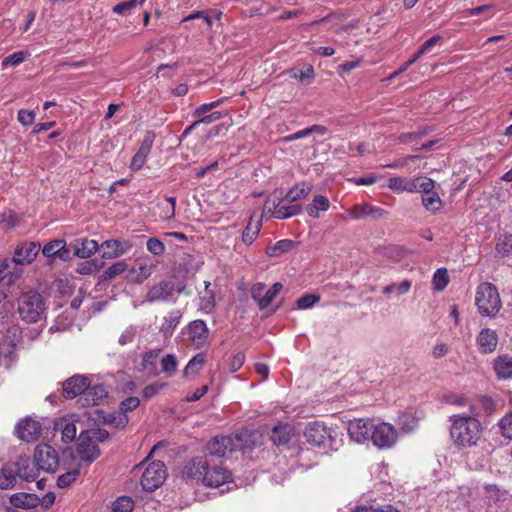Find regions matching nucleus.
I'll use <instances>...</instances> for the list:
<instances>
[{
  "label": "nucleus",
  "instance_id": "1",
  "mask_svg": "<svg viewBox=\"0 0 512 512\" xmlns=\"http://www.w3.org/2000/svg\"><path fill=\"white\" fill-rule=\"evenodd\" d=\"M247 433L236 435H218L206 445L207 453L188 460L182 469V478L186 482L203 484L207 487H219L231 479V472L222 463L214 462L215 458H226L232 452L246 447L244 438Z\"/></svg>",
  "mask_w": 512,
  "mask_h": 512
},
{
  "label": "nucleus",
  "instance_id": "2",
  "mask_svg": "<svg viewBox=\"0 0 512 512\" xmlns=\"http://www.w3.org/2000/svg\"><path fill=\"white\" fill-rule=\"evenodd\" d=\"M476 415V412L471 409L469 414H459L452 417L453 423L450 435L457 445L473 446L480 439L481 424Z\"/></svg>",
  "mask_w": 512,
  "mask_h": 512
},
{
  "label": "nucleus",
  "instance_id": "3",
  "mask_svg": "<svg viewBox=\"0 0 512 512\" xmlns=\"http://www.w3.org/2000/svg\"><path fill=\"white\" fill-rule=\"evenodd\" d=\"M47 306L43 296L34 290L22 293L18 298V313L27 323H36L45 315Z\"/></svg>",
  "mask_w": 512,
  "mask_h": 512
},
{
  "label": "nucleus",
  "instance_id": "4",
  "mask_svg": "<svg viewBox=\"0 0 512 512\" xmlns=\"http://www.w3.org/2000/svg\"><path fill=\"white\" fill-rule=\"evenodd\" d=\"M475 304L482 316L494 317L502 307L496 286L489 282L481 283L476 290Z\"/></svg>",
  "mask_w": 512,
  "mask_h": 512
},
{
  "label": "nucleus",
  "instance_id": "5",
  "mask_svg": "<svg viewBox=\"0 0 512 512\" xmlns=\"http://www.w3.org/2000/svg\"><path fill=\"white\" fill-rule=\"evenodd\" d=\"M145 301L153 303H167L176 301V284L171 280H161L149 286Z\"/></svg>",
  "mask_w": 512,
  "mask_h": 512
},
{
  "label": "nucleus",
  "instance_id": "6",
  "mask_svg": "<svg viewBox=\"0 0 512 512\" xmlns=\"http://www.w3.org/2000/svg\"><path fill=\"white\" fill-rule=\"evenodd\" d=\"M304 437L309 444L316 447H327L333 441L331 428L320 421L308 423Z\"/></svg>",
  "mask_w": 512,
  "mask_h": 512
},
{
  "label": "nucleus",
  "instance_id": "7",
  "mask_svg": "<svg viewBox=\"0 0 512 512\" xmlns=\"http://www.w3.org/2000/svg\"><path fill=\"white\" fill-rule=\"evenodd\" d=\"M166 476L164 463L162 461H153L143 471L141 485L146 491H154L163 484Z\"/></svg>",
  "mask_w": 512,
  "mask_h": 512
},
{
  "label": "nucleus",
  "instance_id": "8",
  "mask_svg": "<svg viewBox=\"0 0 512 512\" xmlns=\"http://www.w3.org/2000/svg\"><path fill=\"white\" fill-rule=\"evenodd\" d=\"M34 462L38 470L55 472L59 466V456L52 446L38 445L35 449Z\"/></svg>",
  "mask_w": 512,
  "mask_h": 512
},
{
  "label": "nucleus",
  "instance_id": "9",
  "mask_svg": "<svg viewBox=\"0 0 512 512\" xmlns=\"http://www.w3.org/2000/svg\"><path fill=\"white\" fill-rule=\"evenodd\" d=\"M292 203L288 202L286 197L278 200L267 199L264 209L276 219H286L298 215L302 211V207L299 204Z\"/></svg>",
  "mask_w": 512,
  "mask_h": 512
},
{
  "label": "nucleus",
  "instance_id": "10",
  "mask_svg": "<svg viewBox=\"0 0 512 512\" xmlns=\"http://www.w3.org/2000/svg\"><path fill=\"white\" fill-rule=\"evenodd\" d=\"M280 282L274 283L268 290L262 282L255 283L251 288V297L257 303L260 310H265L273 302L282 289Z\"/></svg>",
  "mask_w": 512,
  "mask_h": 512
},
{
  "label": "nucleus",
  "instance_id": "11",
  "mask_svg": "<svg viewBox=\"0 0 512 512\" xmlns=\"http://www.w3.org/2000/svg\"><path fill=\"white\" fill-rule=\"evenodd\" d=\"M370 439L378 448H391L397 441V432L389 423L374 425Z\"/></svg>",
  "mask_w": 512,
  "mask_h": 512
},
{
  "label": "nucleus",
  "instance_id": "12",
  "mask_svg": "<svg viewBox=\"0 0 512 512\" xmlns=\"http://www.w3.org/2000/svg\"><path fill=\"white\" fill-rule=\"evenodd\" d=\"M17 436L25 441L32 442L38 439L42 432V424L31 417L18 421L15 427Z\"/></svg>",
  "mask_w": 512,
  "mask_h": 512
},
{
  "label": "nucleus",
  "instance_id": "13",
  "mask_svg": "<svg viewBox=\"0 0 512 512\" xmlns=\"http://www.w3.org/2000/svg\"><path fill=\"white\" fill-rule=\"evenodd\" d=\"M42 254L48 259L49 264L53 259H60L64 262L71 260V253L64 239L47 242L42 248Z\"/></svg>",
  "mask_w": 512,
  "mask_h": 512
},
{
  "label": "nucleus",
  "instance_id": "14",
  "mask_svg": "<svg viewBox=\"0 0 512 512\" xmlns=\"http://www.w3.org/2000/svg\"><path fill=\"white\" fill-rule=\"evenodd\" d=\"M108 397V391L103 384H97L85 389L84 393L78 398V403L82 407H91L104 403Z\"/></svg>",
  "mask_w": 512,
  "mask_h": 512
},
{
  "label": "nucleus",
  "instance_id": "15",
  "mask_svg": "<svg viewBox=\"0 0 512 512\" xmlns=\"http://www.w3.org/2000/svg\"><path fill=\"white\" fill-rule=\"evenodd\" d=\"M76 451L80 460L87 462L88 464H91L100 456V449L98 448V445L83 432L79 435Z\"/></svg>",
  "mask_w": 512,
  "mask_h": 512
},
{
  "label": "nucleus",
  "instance_id": "16",
  "mask_svg": "<svg viewBox=\"0 0 512 512\" xmlns=\"http://www.w3.org/2000/svg\"><path fill=\"white\" fill-rule=\"evenodd\" d=\"M187 333L191 344L196 348H202L209 337V329L203 320L191 321L187 326Z\"/></svg>",
  "mask_w": 512,
  "mask_h": 512
},
{
  "label": "nucleus",
  "instance_id": "17",
  "mask_svg": "<svg viewBox=\"0 0 512 512\" xmlns=\"http://www.w3.org/2000/svg\"><path fill=\"white\" fill-rule=\"evenodd\" d=\"M88 386V377L79 374L73 375L63 382V396L66 399L80 398Z\"/></svg>",
  "mask_w": 512,
  "mask_h": 512
},
{
  "label": "nucleus",
  "instance_id": "18",
  "mask_svg": "<svg viewBox=\"0 0 512 512\" xmlns=\"http://www.w3.org/2000/svg\"><path fill=\"white\" fill-rule=\"evenodd\" d=\"M40 251V245L36 242H24L18 245L14 251L12 262L18 265L31 264Z\"/></svg>",
  "mask_w": 512,
  "mask_h": 512
},
{
  "label": "nucleus",
  "instance_id": "19",
  "mask_svg": "<svg viewBox=\"0 0 512 512\" xmlns=\"http://www.w3.org/2000/svg\"><path fill=\"white\" fill-rule=\"evenodd\" d=\"M373 426L369 419H355L348 423V433L352 440L361 443L370 439Z\"/></svg>",
  "mask_w": 512,
  "mask_h": 512
},
{
  "label": "nucleus",
  "instance_id": "20",
  "mask_svg": "<svg viewBox=\"0 0 512 512\" xmlns=\"http://www.w3.org/2000/svg\"><path fill=\"white\" fill-rule=\"evenodd\" d=\"M476 344L481 354L493 353L498 345L497 332L490 328H482L476 337Z\"/></svg>",
  "mask_w": 512,
  "mask_h": 512
},
{
  "label": "nucleus",
  "instance_id": "21",
  "mask_svg": "<svg viewBox=\"0 0 512 512\" xmlns=\"http://www.w3.org/2000/svg\"><path fill=\"white\" fill-rule=\"evenodd\" d=\"M70 247L73 249V254L79 258H89L98 249H101V245L96 240L88 238H78L70 243Z\"/></svg>",
  "mask_w": 512,
  "mask_h": 512
},
{
  "label": "nucleus",
  "instance_id": "22",
  "mask_svg": "<svg viewBox=\"0 0 512 512\" xmlns=\"http://www.w3.org/2000/svg\"><path fill=\"white\" fill-rule=\"evenodd\" d=\"M16 475L27 482L35 481L38 477L39 470L34 461L27 456H21L15 463Z\"/></svg>",
  "mask_w": 512,
  "mask_h": 512
},
{
  "label": "nucleus",
  "instance_id": "23",
  "mask_svg": "<svg viewBox=\"0 0 512 512\" xmlns=\"http://www.w3.org/2000/svg\"><path fill=\"white\" fill-rule=\"evenodd\" d=\"M132 245L128 241L107 240L101 244L102 257L106 259L116 258L127 253Z\"/></svg>",
  "mask_w": 512,
  "mask_h": 512
},
{
  "label": "nucleus",
  "instance_id": "24",
  "mask_svg": "<svg viewBox=\"0 0 512 512\" xmlns=\"http://www.w3.org/2000/svg\"><path fill=\"white\" fill-rule=\"evenodd\" d=\"M153 141L154 135L148 133L143 139L138 151L132 158L130 165L132 170H139L143 167V165L146 162L147 156L151 151Z\"/></svg>",
  "mask_w": 512,
  "mask_h": 512
},
{
  "label": "nucleus",
  "instance_id": "25",
  "mask_svg": "<svg viewBox=\"0 0 512 512\" xmlns=\"http://www.w3.org/2000/svg\"><path fill=\"white\" fill-rule=\"evenodd\" d=\"M386 211L379 207H374L370 204L354 205L349 211L348 215L352 219H362L366 216H371L374 219L383 218Z\"/></svg>",
  "mask_w": 512,
  "mask_h": 512
},
{
  "label": "nucleus",
  "instance_id": "26",
  "mask_svg": "<svg viewBox=\"0 0 512 512\" xmlns=\"http://www.w3.org/2000/svg\"><path fill=\"white\" fill-rule=\"evenodd\" d=\"M493 369L498 379L512 378V358L506 354L499 355L493 360Z\"/></svg>",
  "mask_w": 512,
  "mask_h": 512
},
{
  "label": "nucleus",
  "instance_id": "27",
  "mask_svg": "<svg viewBox=\"0 0 512 512\" xmlns=\"http://www.w3.org/2000/svg\"><path fill=\"white\" fill-rule=\"evenodd\" d=\"M294 435V429L289 424H278L274 426L270 433V439L276 445L287 444Z\"/></svg>",
  "mask_w": 512,
  "mask_h": 512
},
{
  "label": "nucleus",
  "instance_id": "28",
  "mask_svg": "<svg viewBox=\"0 0 512 512\" xmlns=\"http://www.w3.org/2000/svg\"><path fill=\"white\" fill-rule=\"evenodd\" d=\"M140 404V400L138 397H129L120 403L121 413L116 418L113 417L111 423H113L117 427H124L128 423V417L126 416L127 412L133 411Z\"/></svg>",
  "mask_w": 512,
  "mask_h": 512
},
{
  "label": "nucleus",
  "instance_id": "29",
  "mask_svg": "<svg viewBox=\"0 0 512 512\" xmlns=\"http://www.w3.org/2000/svg\"><path fill=\"white\" fill-rule=\"evenodd\" d=\"M407 192L409 193H423L428 192L429 189L435 188V182L426 176H419L412 179L408 178Z\"/></svg>",
  "mask_w": 512,
  "mask_h": 512
},
{
  "label": "nucleus",
  "instance_id": "30",
  "mask_svg": "<svg viewBox=\"0 0 512 512\" xmlns=\"http://www.w3.org/2000/svg\"><path fill=\"white\" fill-rule=\"evenodd\" d=\"M155 268V264H149L143 261H139L134 267H132L130 271V273L132 274L131 280L135 283L140 284L149 276H151Z\"/></svg>",
  "mask_w": 512,
  "mask_h": 512
},
{
  "label": "nucleus",
  "instance_id": "31",
  "mask_svg": "<svg viewBox=\"0 0 512 512\" xmlns=\"http://www.w3.org/2000/svg\"><path fill=\"white\" fill-rule=\"evenodd\" d=\"M39 498L34 494L17 493L10 497V503L17 508L30 509L37 506Z\"/></svg>",
  "mask_w": 512,
  "mask_h": 512
},
{
  "label": "nucleus",
  "instance_id": "32",
  "mask_svg": "<svg viewBox=\"0 0 512 512\" xmlns=\"http://www.w3.org/2000/svg\"><path fill=\"white\" fill-rule=\"evenodd\" d=\"M330 207L329 199L323 195L314 196L312 202L306 206V212L310 217L318 218L320 212L327 211Z\"/></svg>",
  "mask_w": 512,
  "mask_h": 512
},
{
  "label": "nucleus",
  "instance_id": "33",
  "mask_svg": "<svg viewBox=\"0 0 512 512\" xmlns=\"http://www.w3.org/2000/svg\"><path fill=\"white\" fill-rule=\"evenodd\" d=\"M297 245L296 242L290 239H283L277 241L274 245L266 248V255L269 257H280L283 254L290 252Z\"/></svg>",
  "mask_w": 512,
  "mask_h": 512
},
{
  "label": "nucleus",
  "instance_id": "34",
  "mask_svg": "<svg viewBox=\"0 0 512 512\" xmlns=\"http://www.w3.org/2000/svg\"><path fill=\"white\" fill-rule=\"evenodd\" d=\"M16 350V344L13 340L4 338L0 342V366L4 365L8 367L12 362V357Z\"/></svg>",
  "mask_w": 512,
  "mask_h": 512
},
{
  "label": "nucleus",
  "instance_id": "35",
  "mask_svg": "<svg viewBox=\"0 0 512 512\" xmlns=\"http://www.w3.org/2000/svg\"><path fill=\"white\" fill-rule=\"evenodd\" d=\"M422 204L426 210L435 213L442 207V200L438 193L433 189L422 193Z\"/></svg>",
  "mask_w": 512,
  "mask_h": 512
},
{
  "label": "nucleus",
  "instance_id": "36",
  "mask_svg": "<svg viewBox=\"0 0 512 512\" xmlns=\"http://www.w3.org/2000/svg\"><path fill=\"white\" fill-rule=\"evenodd\" d=\"M262 227L261 220H254L250 218L246 228L242 233V241L246 245H251L257 238Z\"/></svg>",
  "mask_w": 512,
  "mask_h": 512
},
{
  "label": "nucleus",
  "instance_id": "37",
  "mask_svg": "<svg viewBox=\"0 0 512 512\" xmlns=\"http://www.w3.org/2000/svg\"><path fill=\"white\" fill-rule=\"evenodd\" d=\"M55 429L61 430L62 440L65 443H70L76 438L77 429L73 422L62 419L56 422Z\"/></svg>",
  "mask_w": 512,
  "mask_h": 512
},
{
  "label": "nucleus",
  "instance_id": "38",
  "mask_svg": "<svg viewBox=\"0 0 512 512\" xmlns=\"http://www.w3.org/2000/svg\"><path fill=\"white\" fill-rule=\"evenodd\" d=\"M161 349H153L146 352L142 357V368L153 375H157V359Z\"/></svg>",
  "mask_w": 512,
  "mask_h": 512
},
{
  "label": "nucleus",
  "instance_id": "39",
  "mask_svg": "<svg viewBox=\"0 0 512 512\" xmlns=\"http://www.w3.org/2000/svg\"><path fill=\"white\" fill-rule=\"evenodd\" d=\"M225 100L226 98H220L210 103H204L194 109L192 116L196 120H198L199 118H203V116L209 115L213 109L223 104Z\"/></svg>",
  "mask_w": 512,
  "mask_h": 512
},
{
  "label": "nucleus",
  "instance_id": "40",
  "mask_svg": "<svg viewBox=\"0 0 512 512\" xmlns=\"http://www.w3.org/2000/svg\"><path fill=\"white\" fill-rule=\"evenodd\" d=\"M205 364V356L202 353L194 356L186 365L183 374L185 377L195 375Z\"/></svg>",
  "mask_w": 512,
  "mask_h": 512
},
{
  "label": "nucleus",
  "instance_id": "41",
  "mask_svg": "<svg viewBox=\"0 0 512 512\" xmlns=\"http://www.w3.org/2000/svg\"><path fill=\"white\" fill-rule=\"evenodd\" d=\"M146 0H128L118 3L112 8L113 13L127 15L138 6H142Z\"/></svg>",
  "mask_w": 512,
  "mask_h": 512
},
{
  "label": "nucleus",
  "instance_id": "42",
  "mask_svg": "<svg viewBox=\"0 0 512 512\" xmlns=\"http://www.w3.org/2000/svg\"><path fill=\"white\" fill-rule=\"evenodd\" d=\"M181 319V314L179 311L170 312L165 318L164 323L162 325V331L165 335H171L174 329L177 327Z\"/></svg>",
  "mask_w": 512,
  "mask_h": 512
},
{
  "label": "nucleus",
  "instance_id": "43",
  "mask_svg": "<svg viewBox=\"0 0 512 512\" xmlns=\"http://www.w3.org/2000/svg\"><path fill=\"white\" fill-rule=\"evenodd\" d=\"M127 267L128 265L126 264L125 261L116 262L103 272V274L101 275V279L104 281L112 280L118 275L125 272Z\"/></svg>",
  "mask_w": 512,
  "mask_h": 512
},
{
  "label": "nucleus",
  "instance_id": "44",
  "mask_svg": "<svg viewBox=\"0 0 512 512\" xmlns=\"http://www.w3.org/2000/svg\"><path fill=\"white\" fill-rule=\"evenodd\" d=\"M20 217L13 210H6L0 214V225L5 229H12L19 224Z\"/></svg>",
  "mask_w": 512,
  "mask_h": 512
},
{
  "label": "nucleus",
  "instance_id": "45",
  "mask_svg": "<svg viewBox=\"0 0 512 512\" xmlns=\"http://www.w3.org/2000/svg\"><path fill=\"white\" fill-rule=\"evenodd\" d=\"M134 502L130 497L121 496L113 502L112 512H132Z\"/></svg>",
  "mask_w": 512,
  "mask_h": 512
},
{
  "label": "nucleus",
  "instance_id": "46",
  "mask_svg": "<svg viewBox=\"0 0 512 512\" xmlns=\"http://www.w3.org/2000/svg\"><path fill=\"white\" fill-rule=\"evenodd\" d=\"M178 362L173 354H168L161 359V372L172 376L177 370Z\"/></svg>",
  "mask_w": 512,
  "mask_h": 512
},
{
  "label": "nucleus",
  "instance_id": "47",
  "mask_svg": "<svg viewBox=\"0 0 512 512\" xmlns=\"http://www.w3.org/2000/svg\"><path fill=\"white\" fill-rule=\"evenodd\" d=\"M485 496L489 501L497 503L498 501H502L506 497V491L501 490L496 485H486L484 487Z\"/></svg>",
  "mask_w": 512,
  "mask_h": 512
},
{
  "label": "nucleus",
  "instance_id": "48",
  "mask_svg": "<svg viewBox=\"0 0 512 512\" xmlns=\"http://www.w3.org/2000/svg\"><path fill=\"white\" fill-rule=\"evenodd\" d=\"M216 305L215 294L212 290H207V293L200 298V310L206 314L214 311Z\"/></svg>",
  "mask_w": 512,
  "mask_h": 512
},
{
  "label": "nucleus",
  "instance_id": "49",
  "mask_svg": "<svg viewBox=\"0 0 512 512\" xmlns=\"http://www.w3.org/2000/svg\"><path fill=\"white\" fill-rule=\"evenodd\" d=\"M28 56H29V53L26 51L15 52L3 59L2 66L3 67H8V66L16 67V66L20 65L21 63H23Z\"/></svg>",
  "mask_w": 512,
  "mask_h": 512
},
{
  "label": "nucleus",
  "instance_id": "50",
  "mask_svg": "<svg viewBox=\"0 0 512 512\" xmlns=\"http://www.w3.org/2000/svg\"><path fill=\"white\" fill-rule=\"evenodd\" d=\"M16 484V476L12 471L2 468L0 470V489L6 490L13 488Z\"/></svg>",
  "mask_w": 512,
  "mask_h": 512
},
{
  "label": "nucleus",
  "instance_id": "51",
  "mask_svg": "<svg viewBox=\"0 0 512 512\" xmlns=\"http://www.w3.org/2000/svg\"><path fill=\"white\" fill-rule=\"evenodd\" d=\"M80 474V471L79 469H73L71 471H68L64 474H61L58 478H57V486L59 488H67L69 487L73 482L76 481V479L78 478Z\"/></svg>",
  "mask_w": 512,
  "mask_h": 512
},
{
  "label": "nucleus",
  "instance_id": "52",
  "mask_svg": "<svg viewBox=\"0 0 512 512\" xmlns=\"http://www.w3.org/2000/svg\"><path fill=\"white\" fill-rule=\"evenodd\" d=\"M495 251L501 256H506L512 253V235H506L499 239L495 246Z\"/></svg>",
  "mask_w": 512,
  "mask_h": 512
},
{
  "label": "nucleus",
  "instance_id": "53",
  "mask_svg": "<svg viewBox=\"0 0 512 512\" xmlns=\"http://www.w3.org/2000/svg\"><path fill=\"white\" fill-rule=\"evenodd\" d=\"M447 270L444 268L438 269L433 276L434 288L438 291H442L448 285Z\"/></svg>",
  "mask_w": 512,
  "mask_h": 512
},
{
  "label": "nucleus",
  "instance_id": "54",
  "mask_svg": "<svg viewBox=\"0 0 512 512\" xmlns=\"http://www.w3.org/2000/svg\"><path fill=\"white\" fill-rule=\"evenodd\" d=\"M310 190L311 189L309 187H307V188H305V187H302V188L294 187V188L290 189L286 193V195H285L286 200L288 202L298 201V200H300L302 198H305L309 194Z\"/></svg>",
  "mask_w": 512,
  "mask_h": 512
},
{
  "label": "nucleus",
  "instance_id": "55",
  "mask_svg": "<svg viewBox=\"0 0 512 512\" xmlns=\"http://www.w3.org/2000/svg\"><path fill=\"white\" fill-rule=\"evenodd\" d=\"M408 178L393 177L388 180V187L394 192H407Z\"/></svg>",
  "mask_w": 512,
  "mask_h": 512
},
{
  "label": "nucleus",
  "instance_id": "56",
  "mask_svg": "<svg viewBox=\"0 0 512 512\" xmlns=\"http://www.w3.org/2000/svg\"><path fill=\"white\" fill-rule=\"evenodd\" d=\"M320 300V297L314 294H306L301 296L296 301V308L297 309H307L312 307L315 303H317Z\"/></svg>",
  "mask_w": 512,
  "mask_h": 512
},
{
  "label": "nucleus",
  "instance_id": "57",
  "mask_svg": "<svg viewBox=\"0 0 512 512\" xmlns=\"http://www.w3.org/2000/svg\"><path fill=\"white\" fill-rule=\"evenodd\" d=\"M146 245H147V250L155 256H160L165 252L164 243L157 238H149L147 240Z\"/></svg>",
  "mask_w": 512,
  "mask_h": 512
},
{
  "label": "nucleus",
  "instance_id": "58",
  "mask_svg": "<svg viewBox=\"0 0 512 512\" xmlns=\"http://www.w3.org/2000/svg\"><path fill=\"white\" fill-rule=\"evenodd\" d=\"M353 512H401L396 509L394 506L388 504L384 506L374 507V506H358L355 508Z\"/></svg>",
  "mask_w": 512,
  "mask_h": 512
},
{
  "label": "nucleus",
  "instance_id": "59",
  "mask_svg": "<svg viewBox=\"0 0 512 512\" xmlns=\"http://www.w3.org/2000/svg\"><path fill=\"white\" fill-rule=\"evenodd\" d=\"M502 435L508 439H512V412L506 414L499 422Z\"/></svg>",
  "mask_w": 512,
  "mask_h": 512
},
{
  "label": "nucleus",
  "instance_id": "60",
  "mask_svg": "<svg viewBox=\"0 0 512 512\" xmlns=\"http://www.w3.org/2000/svg\"><path fill=\"white\" fill-rule=\"evenodd\" d=\"M82 432L89 438H91V440L95 444H97L98 442H104L109 437V433L105 429H92Z\"/></svg>",
  "mask_w": 512,
  "mask_h": 512
},
{
  "label": "nucleus",
  "instance_id": "61",
  "mask_svg": "<svg viewBox=\"0 0 512 512\" xmlns=\"http://www.w3.org/2000/svg\"><path fill=\"white\" fill-rule=\"evenodd\" d=\"M101 265H98L96 260L85 261L79 264L76 271L81 275L92 274L97 271Z\"/></svg>",
  "mask_w": 512,
  "mask_h": 512
},
{
  "label": "nucleus",
  "instance_id": "62",
  "mask_svg": "<svg viewBox=\"0 0 512 512\" xmlns=\"http://www.w3.org/2000/svg\"><path fill=\"white\" fill-rule=\"evenodd\" d=\"M166 383H159V382H156V383H152L150 385H147L143 391H142V395H143V398L145 399H150L152 397H154L155 395H157L164 387H166Z\"/></svg>",
  "mask_w": 512,
  "mask_h": 512
},
{
  "label": "nucleus",
  "instance_id": "63",
  "mask_svg": "<svg viewBox=\"0 0 512 512\" xmlns=\"http://www.w3.org/2000/svg\"><path fill=\"white\" fill-rule=\"evenodd\" d=\"M17 119L22 125L29 126L35 120V113L34 111L21 109L18 111Z\"/></svg>",
  "mask_w": 512,
  "mask_h": 512
},
{
  "label": "nucleus",
  "instance_id": "64",
  "mask_svg": "<svg viewBox=\"0 0 512 512\" xmlns=\"http://www.w3.org/2000/svg\"><path fill=\"white\" fill-rule=\"evenodd\" d=\"M443 42V38L440 35H434L428 40H426L421 46H420V53H428L432 50V48L438 44H441Z\"/></svg>",
  "mask_w": 512,
  "mask_h": 512
}]
</instances>
